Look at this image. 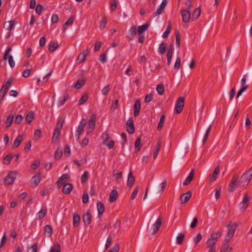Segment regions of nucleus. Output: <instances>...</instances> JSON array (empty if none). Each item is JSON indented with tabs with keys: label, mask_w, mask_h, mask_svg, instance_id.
Wrapping results in <instances>:
<instances>
[{
	"label": "nucleus",
	"mask_w": 252,
	"mask_h": 252,
	"mask_svg": "<svg viewBox=\"0 0 252 252\" xmlns=\"http://www.w3.org/2000/svg\"><path fill=\"white\" fill-rule=\"evenodd\" d=\"M63 155V151L62 149L58 148L55 154V158L56 159H59Z\"/></svg>",
	"instance_id": "54"
},
{
	"label": "nucleus",
	"mask_w": 252,
	"mask_h": 252,
	"mask_svg": "<svg viewBox=\"0 0 252 252\" xmlns=\"http://www.w3.org/2000/svg\"><path fill=\"white\" fill-rule=\"evenodd\" d=\"M180 12L182 15L183 21L186 23L189 22L190 19V10H188L187 9H181Z\"/></svg>",
	"instance_id": "12"
},
{
	"label": "nucleus",
	"mask_w": 252,
	"mask_h": 252,
	"mask_svg": "<svg viewBox=\"0 0 252 252\" xmlns=\"http://www.w3.org/2000/svg\"><path fill=\"white\" fill-rule=\"evenodd\" d=\"M60 129L55 128L54 133L53 134L52 140H55L56 139H57L58 137L60 136Z\"/></svg>",
	"instance_id": "57"
},
{
	"label": "nucleus",
	"mask_w": 252,
	"mask_h": 252,
	"mask_svg": "<svg viewBox=\"0 0 252 252\" xmlns=\"http://www.w3.org/2000/svg\"><path fill=\"white\" fill-rule=\"evenodd\" d=\"M86 124V120L84 119H82L79 123L77 130H76L75 136L77 138V140L79 139L80 136L83 132Z\"/></svg>",
	"instance_id": "8"
},
{
	"label": "nucleus",
	"mask_w": 252,
	"mask_h": 252,
	"mask_svg": "<svg viewBox=\"0 0 252 252\" xmlns=\"http://www.w3.org/2000/svg\"><path fill=\"white\" fill-rule=\"evenodd\" d=\"M17 173L16 171H10L6 176L4 179V184L5 186H9L13 184L17 177Z\"/></svg>",
	"instance_id": "3"
},
{
	"label": "nucleus",
	"mask_w": 252,
	"mask_h": 252,
	"mask_svg": "<svg viewBox=\"0 0 252 252\" xmlns=\"http://www.w3.org/2000/svg\"><path fill=\"white\" fill-rule=\"evenodd\" d=\"M11 85V81L9 80L5 84H4L0 90V98L2 100L6 94L8 90Z\"/></svg>",
	"instance_id": "10"
},
{
	"label": "nucleus",
	"mask_w": 252,
	"mask_h": 252,
	"mask_svg": "<svg viewBox=\"0 0 252 252\" xmlns=\"http://www.w3.org/2000/svg\"><path fill=\"white\" fill-rule=\"evenodd\" d=\"M74 22V18L73 17H70L67 21L64 23V25H63V31H65L66 30V26H70L72 25Z\"/></svg>",
	"instance_id": "41"
},
{
	"label": "nucleus",
	"mask_w": 252,
	"mask_h": 252,
	"mask_svg": "<svg viewBox=\"0 0 252 252\" xmlns=\"http://www.w3.org/2000/svg\"><path fill=\"white\" fill-rule=\"evenodd\" d=\"M171 28H172L170 22H169V24H168L165 31L163 33V34L162 35L163 38H167L168 36V35L171 31Z\"/></svg>",
	"instance_id": "44"
},
{
	"label": "nucleus",
	"mask_w": 252,
	"mask_h": 252,
	"mask_svg": "<svg viewBox=\"0 0 252 252\" xmlns=\"http://www.w3.org/2000/svg\"><path fill=\"white\" fill-rule=\"evenodd\" d=\"M88 178V172L85 171L81 178V181L82 183L86 182Z\"/></svg>",
	"instance_id": "58"
},
{
	"label": "nucleus",
	"mask_w": 252,
	"mask_h": 252,
	"mask_svg": "<svg viewBox=\"0 0 252 252\" xmlns=\"http://www.w3.org/2000/svg\"><path fill=\"white\" fill-rule=\"evenodd\" d=\"M95 120L96 117L94 115H93L91 116L89 123L88 126L87 127V132L86 134L87 135H89L94 130L95 126Z\"/></svg>",
	"instance_id": "6"
},
{
	"label": "nucleus",
	"mask_w": 252,
	"mask_h": 252,
	"mask_svg": "<svg viewBox=\"0 0 252 252\" xmlns=\"http://www.w3.org/2000/svg\"><path fill=\"white\" fill-rule=\"evenodd\" d=\"M68 178V175L66 174H63L62 177L57 182V185L59 188H60L63 185H64Z\"/></svg>",
	"instance_id": "20"
},
{
	"label": "nucleus",
	"mask_w": 252,
	"mask_h": 252,
	"mask_svg": "<svg viewBox=\"0 0 252 252\" xmlns=\"http://www.w3.org/2000/svg\"><path fill=\"white\" fill-rule=\"evenodd\" d=\"M161 219L159 217L157 221L152 225L149 227H148V230L152 234H155L158 231L161 224Z\"/></svg>",
	"instance_id": "4"
},
{
	"label": "nucleus",
	"mask_w": 252,
	"mask_h": 252,
	"mask_svg": "<svg viewBox=\"0 0 252 252\" xmlns=\"http://www.w3.org/2000/svg\"><path fill=\"white\" fill-rule=\"evenodd\" d=\"M201 14V9L200 8H195L192 13V19L194 21L197 20Z\"/></svg>",
	"instance_id": "35"
},
{
	"label": "nucleus",
	"mask_w": 252,
	"mask_h": 252,
	"mask_svg": "<svg viewBox=\"0 0 252 252\" xmlns=\"http://www.w3.org/2000/svg\"><path fill=\"white\" fill-rule=\"evenodd\" d=\"M220 172V167L219 166H218L215 168L213 173L210 175L208 177V179L211 183L214 182L217 179L218 175L219 174Z\"/></svg>",
	"instance_id": "13"
},
{
	"label": "nucleus",
	"mask_w": 252,
	"mask_h": 252,
	"mask_svg": "<svg viewBox=\"0 0 252 252\" xmlns=\"http://www.w3.org/2000/svg\"><path fill=\"white\" fill-rule=\"evenodd\" d=\"M107 23V17L106 16H103L102 17L101 20L100 22V25H99V29L101 30H103L105 28Z\"/></svg>",
	"instance_id": "38"
},
{
	"label": "nucleus",
	"mask_w": 252,
	"mask_h": 252,
	"mask_svg": "<svg viewBox=\"0 0 252 252\" xmlns=\"http://www.w3.org/2000/svg\"><path fill=\"white\" fill-rule=\"evenodd\" d=\"M15 21H9L5 22L4 24V27L7 30L11 31L12 30L14 26Z\"/></svg>",
	"instance_id": "33"
},
{
	"label": "nucleus",
	"mask_w": 252,
	"mask_h": 252,
	"mask_svg": "<svg viewBox=\"0 0 252 252\" xmlns=\"http://www.w3.org/2000/svg\"><path fill=\"white\" fill-rule=\"evenodd\" d=\"M34 115L32 112L28 113L26 117V120L28 124H30L34 119Z\"/></svg>",
	"instance_id": "40"
},
{
	"label": "nucleus",
	"mask_w": 252,
	"mask_h": 252,
	"mask_svg": "<svg viewBox=\"0 0 252 252\" xmlns=\"http://www.w3.org/2000/svg\"><path fill=\"white\" fill-rule=\"evenodd\" d=\"M80 221V217L79 215L74 214L73 218V224L74 227L79 225Z\"/></svg>",
	"instance_id": "36"
},
{
	"label": "nucleus",
	"mask_w": 252,
	"mask_h": 252,
	"mask_svg": "<svg viewBox=\"0 0 252 252\" xmlns=\"http://www.w3.org/2000/svg\"><path fill=\"white\" fill-rule=\"evenodd\" d=\"M141 108V104L140 101L139 100H137L135 101L134 106V115L135 116H137L139 115L140 110Z\"/></svg>",
	"instance_id": "24"
},
{
	"label": "nucleus",
	"mask_w": 252,
	"mask_h": 252,
	"mask_svg": "<svg viewBox=\"0 0 252 252\" xmlns=\"http://www.w3.org/2000/svg\"><path fill=\"white\" fill-rule=\"evenodd\" d=\"M72 189V186L71 184H65L63 188V193L68 194L70 193Z\"/></svg>",
	"instance_id": "26"
},
{
	"label": "nucleus",
	"mask_w": 252,
	"mask_h": 252,
	"mask_svg": "<svg viewBox=\"0 0 252 252\" xmlns=\"http://www.w3.org/2000/svg\"><path fill=\"white\" fill-rule=\"evenodd\" d=\"M23 136L21 135H19L17 136L16 139L14 140V143L12 145L13 148L18 147L21 143L23 141Z\"/></svg>",
	"instance_id": "27"
},
{
	"label": "nucleus",
	"mask_w": 252,
	"mask_h": 252,
	"mask_svg": "<svg viewBox=\"0 0 252 252\" xmlns=\"http://www.w3.org/2000/svg\"><path fill=\"white\" fill-rule=\"evenodd\" d=\"M149 27V24L148 23H145L143 25L140 26L137 28V33L138 34H142L143 32L146 31L148 27Z\"/></svg>",
	"instance_id": "29"
},
{
	"label": "nucleus",
	"mask_w": 252,
	"mask_h": 252,
	"mask_svg": "<svg viewBox=\"0 0 252 252\" xmlns=\"http://www.w3.org/2000/svg\"><path fill=\"white\" fill-rule=\"evenodd\" d=\"M13 115H10L7 118L6 121V125L7 127H9L11 126L13 120Z\"/></svg>",
	"instance_id": "49"
},
{
	"label": "nucleus",
	"mask_w": 252,
	"mask_h": 252,
	"mask_svg": "<svg viewBox=\"0 0 252 252\" xmlns=\"http://www.w3.org/2000/svg\"><path fill=\"white\" fill-rule=\"evenodd\" d=\"M222 233V231L220 230L213 231L211 234V237H210V238L214 240H215L217 242L218 239L221 236Z\"/></svg>",
	"instance_id": "23"
},
{
	"label": "nucleus",
	"mask_w": 252,
	"mask_h": 252,
	"mask_svg": "<svg viewBox=\"0 0 252 252\" xmlns=\"http://www.w3.org/2000/svg\"><path fill=\"white\" fill-rule=\"evenodd\" d=\"M119 249V244H115L109 252H118Z\"/></svg>",
	"instance_id": "64"
},
{
	"label": "nucleus",
	"mask_w": 252,
	"mask_h": 252,
	"mask_svg": "<svg viewBox=\"0 0 252 252\" xmlns=\"http://www.w3.org/2000/svg\"><path fill=\"white\" fill-rule=\"evenodd\" d=\"M185 237V235L183 233H180L177 237V243L178 245H181Z\"/></svg>",
	"instance_id": "51"
},
{
	"label": "nucleus",
	"mask_w": 252,
	"mask_h": 252,
	"mask_svg": "<svg viewBox=\"0 0 252 252\" xmlns=\"http://www.w3.org/2000/svg\"><path fill=\"white\" fill-rule=\"evenodd\" d=\"M211 128V126H210L209 127V128L207 129V130H206V133H205V135H204L203 139L202 140V142L203 144H205L207 140L208 135L210 132Z\"/></svg>",
	"instance_id": "59"
},
{
	"label": "nucleus",
	"mask_w": 252,
	"mask_h": 252,
	"mask_svg": "<svg viewBox=\"0 0 252 252\" xmlns=\"http://www.w3.org/2000/svg\"><path fill=\"white\" fill-rule=\"evenodd\" d=\"M98 214L99 216L101 215L104 211V206L102 203L99 202L97 204Z\"/></svg>",
	"instance_id": "39"
},
{
	"label": "nucleus",
	"mask_w": 252,
	"mask_h": 252,
	"mask_svg": "<svg viewBox=\"0 0 252 252\" xmlns=\"http://www.w3.org/2000/svg\"><path fill=\"white\" fill-rule=\"evenodd\" d=\"M236 227L237 225L236 224H234L233 225H232L230 227V229L228 230L227 234L231 237H233L235 233Z\"/></svg>",
	"instance_id": "46"
},
{
	"label": "nucleus",
	"mask_w": 252,
	"mask_h": 252,
	"mask_svg": "<svg viewBox=\"0 0 252 252\" xmlns=\"http://www.w3.org/2000/svg\"><path fill=\"white\" fill-rule=\"evenodd\" d=\"M85 81L84 79L78 80L74 85V88L77 89H79L85 84Z\"/></svg>",
	"instance_id": "48"
},
{
	"label": "nucleus",
	"mask_w": 252,
	"mask_h": 252,
	"mask_svg": "<svg viewBox=\"0 0 252 252\" xmlns=\"http://www.w3.org/2000/svg\"><path fill=\"white\" fill-rule=\"evenodd\" d=\"M247 75H244V77L241 79V88L239 90V91L238 92L237 96V97H239L241 94L246 90V89L248 87V85L246 84V77Z\"/></svg>",
	"instance_id": "11"
},
{
	"label": "nucleus",
	"mask_w": 252,
	"mask_h": 252,
	"mask_svg": "<svg viewBox=\"0 0 252 252\" xmlns=\"http://www.w3.org/2000/svg\"><path fill=\"white\" fill-rule=\"evenodd\" d=\"M44 233L47 237H50L53 233V229L51 225H46L44 227Z\"/></svg>",
	"instance_id": "34"
},
{
	"label": "nucleus",
	"mask_w": 252,
	"mask_h": 252,
	"mask_svg": "<svg viewBox=\"0 0 252 252\" xmlns=\"http://www.w3.org/2000/svg\"><path fill=\"white\" fill-rule=\"evenodd\" d=\"M156 90L159 95H162L164 92V88L162 85L158 84L157 86Z\"/></svg>",
	"instance_id": "52"
},
{
	"label": "nucleus",
	"mask_w": 252,
	"mask_h": 252,
	"mask_svg": "<svg viewBox=\"0 0 252 252\" xmlns=\"http://www.w3.org/2000/svg\"><path fill=\"white\" fill-rule=\"evenodd\" d=\"M176 43L178 47L180 46V34L179 31H176Z\"/></svg>",
	"instance_id": "56"
},
{
	"label": "nucleus",
	"mask_w": 252,
	"mask_h": 252,
	"mask_svg": "<svg viewBox=\"0 0 252 252\" xmlns=\"http://www.w3.org/2000/svg\"><path fill=\"white\" fill-rule=\"evenodd\" d=\"M137 32L136 26L135 25L132 26L129 30L128 34L126 37L132 40Z\"/></svg>",
	"instance_id": "14"
},
{
	"label": "nucleus",
	"mask_w": 252,
	"mask_h": 252,
	"mask_svg": "<svg viewBox=\"0 0 252 252\" xmlns=\"http://www.w3.org/2000/svg\"><path fill=\"white\" fill-rule=\"evenodd\" d=\"M185 98L180 97L178 98L175 105V110L177 114H180L184 107Z\"/></svg>",
	"instance_id": "7"
},
{
	"label": "nucleus",
	"mask_w": 252,
	"mask_h": 252,
	"mask_svg": "<svg viewBox=\"0 0 252 252\" xmlns=\"http://www.w3.org/2000/svg\"><path fill=\"white\" fill-rule=\"evenodd\" d=\"M138 190H139V186H136L134 188V189L131 194V199L133 200L136 197V196L138 192Z\"/></svg>",
	"instance_id": "60"
},
{
	"label": "nucleus",
	"mask_w": 252,
	"mask_h": 252,
	"mask_svg": "<svg viewBox=\"0 0 252 252\" xmlns=\"http://www.w3.org/2000/svg\"><path fill=\"white\" fill-rule=\"evenodd\" d=\"M68 96L67 94H66L63 97L60 98V100L59 101V105H63L66 102V101L68 99Z\"/></svg>",
	"instance_id": "63"
},
{
	"label": "nucleus",
	"mask_w": 252,
	"mask_h": 252,
	"mask_svg": "<svg viewBox=\"0 0 252 252\" xmlns=\"http://www.w3.org/2000/svg\"><path fill=\"white\" fill-rule=\"evenodd\" d=\"M109 91H110V85H108L106 86L105 87H104L102 89L101 93L103 95H106L108 94Z\"/></svg>",
	"instance_id": "61"
},
{
	"label": "nucleus",
	"mask_w": 252,
	"mask_h": 252,
	"mask_svg": "<svg viewBox=\"0 0 252 252\" xmlns=\"http://www.w3.org/2000/svg\"><path fill=\"white\" fill-rule=\"evenodd\" d=\"M165 49H166V45H165V44L163 42H162L160 45H159V47L158 48V51L159 53H160L161 54H163L165 51Z\"/></svg>",
	"instance_id": "55"
},
{
	"label": "nucleus",
	"mask_w": 252,
	"mask_h": 252,
	"mask_svg": "<svg viewBox=\"0 0 252 252\" xmlns=\"http://www.w3.org/2000/svg\"><path fill=\"white\" fill-rule=\"evenodd\" d=\"M165 116L164 115H162L160 118V121H159V122L158 124V130H160L163 126V124L164 123V121H165Z\"/></svg>",
	"instance_id": "45"
},
{
	"label": "nucleus",
	"mask_w": 252,
	"mask_h": 252,
	"mask_svg": "<svg viewBox=\"0 0 252 252\" xmlns=\"http://www.w3.org/2000/svg\"><path fill=\"white\" fill-rule=\"evenodd\" d=\"M168 2L167 0H163L159 6L157 8L154 15L155 16H158L161 14L165 6L167 5Z\"/></svg>",
	"instance_id": "17"
},
{
	"label": "nucleus",
	"mask_w": 252,
	"mask_h": 252,
	"mask_svg": "<svg viewBox=\"0 0 252 252\" xmlns=\"http://www.w3.org/2000/svg\"><path fill=\"white\" fill-rule=\"evenodd\" d=\"M101 139L103 140V144L107 146L109 149L113 148L115 145L114 141L111 139L107 132H104L102 134Z\"/></svg>",
	"instance_id": "2"
},
{
	"label": "nucleus",
	"mask_w": 252,
	"mask_h": 252,
	"mask_svg": "<svg viewBox=\"0 0 252 252\" xmlns=\"http://www.w3.org/2000/svg\"><path fill=\"white\" fill-rule=\"evenodd\" d=\"M13 156L11 154H8L6 156H5L3 159V163L4 164L8 165L10 163L11 160H12Z\"/></svg>",
	"instance_id": "43"
},
{
	"label": "nucleus",
	"mask_w": 252,
	"mask_h": 252,
	"mask_svg": "<svg viewBox=\"0 0 252 252\" xmlns=\"http://www.w3.org/2000/svg\"><path fill=\"white\" fill-rule=\"evenodd\" d=\"M160 147H161V141L160 140H159L157 144L156 148L154 153L153 157H154V159H156L158 157V154L160 149Z\"/></svg>",
	"instance_id": "37"
},
{
	"label": "nucleus",
	"mask_w": 252,
	"mask_h": 252,
	"mask_svg": "<svg viewBox=\"0 0 252 252\" xmlns=\"http://www.w3.org/2000/svg\"><path fill=\"white\" fill-rule=\"evenodd\" d=\"M118 196V192L116 190H113L110 194L109 195V201L111 202H113L115 201Z\"/></svg>",
	"instance_id": "28"
},
{
	"label": "nucleus",
	"mask_w": 252,
	"mask_h": 252,
	"mask_svg": "<svg viewBox=\"0 0 252 252\" xmlns=\"http://www.w3.org/2000/svg\"><path fill=\"white\" fill-rule=\"evenodd\" d=\"M48 46L49 51L52 53L54 52L59 47V45L57 43L55 42H50L49 43Z\"/></svg>",
	"instance_id": "32"
},
{
	"label": "nucleus",
	"mask_w": 252,
	"mask_h": 252,
	"mask_svg": "<svg viewBox=\"0 0 252 252\" xmlns=\"http://www.w3.org/2000/svg\"><path fill=\"white\" fill-rule=\"evenodd\" d=\"M173 46L172 45H171L167 51V64L168 66L170 65L172 58V55H173Z\"/></svg>",
	"instance_id": "19"
},
{
	"label": "nucleus",
	"mask_w": 252,
	"mask_h": 252,
	"mask_svg": "<svg viewBox=\"0 0 252 252\" xmlns=\"http://www.w3.org/2000/svg\"><path fill=\"white\" fill-rule=\"evenodd\" d=\"M249 200V195L247 192L245 193L243 196V200L239 204L241 212H244L248 207Z\"/></svg>",
	"instance_id": "5"
},
{
	"label": "nucleus",
	"mask_w": 252,
	"mask_h": 252,
	"mask_svg": "<svg viewBox=\"0 0 252 252\" xmlns=\"http://www.w3.org/2000/svg\"><path fill=\"white\" fill-rule=\"evenodd\" d=\"M135 182V178L132 174L131 171H130L128 174V179L127 181V185L129 187L131 188L134 185Z\"/></svg>",
	"instance_id": "21"
},
{
	"label": "nucleus",
	"mask_w": 252,
	"mask_h": 252,
	"mask_svg": "<svg viewBox=\"0 0 252 252\" xmlns=\"http://www.w3.org/2000/svg\"><path fill=\"white\" fill-rule=\"evenodd\" d=\"M89 139L87 137H85L82 140V142L80 143L81 146L82 148H85L89 144Z\"/></svg>",
	"instance_id": "62"
},
{
	"label": "nucleus",
	"mask_w": 252,
	"mask_h": 252,
	"mask_svg": "<svg viewBox=\"0 0 252 252\" xmlns=\"http://www.w3.org/2000/svg\"><path fill=\"white\" fill-rule=\"evenodd\" d=\"M217 241L211 238H209L206 242L207 248L208 250V252H216V244Z\"/></svg>",
	"instance_id": "9"
},
{
	"label": "nucleus",
	"mask_w": 252,
	"mask_h": 252,
	"mask_svg": "<svg viewBox=\"0 0 252 252\" xmlns=\"http://www.w3.org/2000/svg\"><path fill=\"white\" fill-rule=\"evenodd\" d=\"M41 181V178L39 175L34 176L31 180V184L33 187H36Z\"/></svg>",
	"instance_id": "22"
},
{
	"label": "nucleus",
	"mask_w": 252,
	"mask_h": 252,
	"mask_svg": "<svg viewBox=\"0 0 252 252\" xmlns=\"http://www.w3.org/2000/svg\"><path fill=\"white\" fill-rule=\"evenodd\" d=\"M87 53L85 52L80 53L78 56V60L79 63H82L85 61L87 57Z\"/></svg>",
	"instance_id": "42"
},
{
	"label": "nucleus",
	"mask_w": 252,
	"mask_h": 252,
	"mask_svg": "<svg viewBox=\"0 0 252 252\" xmlns=\"http://www.w3.org/2000/svg\"><path fill=\"white\" fill-rule=\"evenodd\" d=\"M194 176V169H192L189 175V176L186 178L184 183H183V185L184 186H187L190 184L191 181L193 179Z\"/></svg>",
	"instance_id": "25"
},
{
	"label": "nucleus",
	"mask_w": 252,
	"mask_h": 252,
	"mask_svg": "<svg viewBox=\"0 0 252 252\" xmlns=\"http://www.w3.org/2000/svg\"><path fill=\"white\" fill-rule=\"evenodd\" d=\"M181 60L180 57H178L176 58V62L174 66L175 69L178 70L180 68L181 65Z\"/></svg>",
	"instance_id": "53"
},
{
	"label": "nucleus",
	"mask_w": 252,
	"mask_h": 252,
	"mask_svg": "<svg viewBox=\"0 0 252 252\" xmlns=\"http://www.w3.org/2000/svg\"><path fill=\"white\" fill-rule=\"evenodd\" d=\"M252 179V166L246 170L239 178L236 173H234L228 186V191L232 192L237 188L246 189Z\"/></svg>",
	"instance_id": "1"
},
{
	"label": "nucleus",
	"mask_w": 252,
	"mask_h": 252,
	"mask_svg": "<svg viewBox=\"0 0 252 252\" xmlns=\"http://www.w3.org/2000/svg\"><path fill=\"white\" fill-rule=\"evenodd\" d=\"M61 247L58 243L55 244L53 247H51L50 252H60Z\"/></svg>",
	"instance_id": "47"
},
{
	"label": "nucleus",
	"mask_w": 252,
	"mask_h": 252,
	"mask_svg": "<svg viewBox=\"0 0 252 252\" xmlns=\"http://www.w3.org/2000/svg\"><path fill=\"white\" fill-rule=\"evenodd\" d=\"M233 249L229 247L228 243H224L221 247L220 252H231Z\"/></svg>",
	"instance_id": "31"
},
{
	"label": "nucleus",
	"mask_w": 252,
	"mask_h": 252,
	"mask_svg": "<svg viewBox=\"0 0 252 252\" xmlns=\"http://www.w3.org/2000/svg\"><path fill=\"white\" fill-rule=\"evenodd\" d=\"M47 209L46 207H42L40 211L37 214V218L39 220L43 219L47 214Z\"/></svg>",
	"instance_id": "30"
},
{
	"label": "nucleus",
	"mask_w": 252,
	"mask_h": 252,
	"mask_svg": "<svg viewBox=\"0 0 252 252\" xmlns=\"http://www.w3.org/2000/svg\"><path fill=\"white\" fill-rule=\"evenodd\" d=\"M126 129L129 133L132 134L134 133L135 128L133 124V121L132 118L129 119L127 121L126 123Z\"/></svg>",
	"instance_id": "16"
},
{
	"label": "nucleus",
	"mask_w": 252,
	"mask_h": 252,
	"mask_svg": "<svg viewBox=\"0 0 252 252\" xmlns=\"http://www.w3.org/2000/svg\"><path fill=\"white\" fill-rule=\"evenodd\" d=\"M191 196V193L190 191H188L185 193L182 194L180 198V200L182 204L187 202Z\"/></svg>",
	"instance_id": "18"
},
{
	"label": "nucleus",
	"mask_w": 252,
	"mask_h": 252,
	"mask_svg": "<svg viewBox=\"0 0 252 252\" xmlns=\"http://www.w3.org/2000/svg\"><path fill=\"white\" fill-rule=\"evenodd\" d=\"M88 98V95L87 94H84L79 100L78 104L81 105L87 101Z\"/></svg>",
	"instance_id": "50"
},
{
	"label": "nucleus",
	"mask_w": 252,
	"mask_h": 252,
	"mask_svg": "<svg viewBox=\"0 0 252 252\" xmlns=\"http://www.w3.org/2000/svg\"><path fill=\"white\" fill-rule=\"evenodd\" d=\"M92 215L90 211L88 210L83 216V220L85 225H89L92 221Z\"/></svg>",
	"instance_id": "15"
}]
</instances>
